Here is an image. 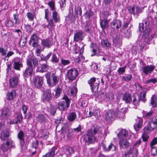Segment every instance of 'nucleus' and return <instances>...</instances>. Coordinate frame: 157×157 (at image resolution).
Listing matches in <instances>:
<instances>
[{
    "label": "nucleus",
    "mask_w": 157,
    "mask_h": 157,
    "mask_svg": "<svg viewBox=\"0 0 157 157\" xmlns=\"http://www.w3.org/2000/svg\"><path fill=\"white\" fill-rule=\"evenodd\" d=\"M26 63L28 67L23 73V76L25 78H28L29 76H32L34 68L33 67L38 65V61L36 58L32 57L27 59Z\"/></svg>",
    "instance_id": "nucleus-1"
},
{
    "label": "nucleus",
    "mask_w": 157,
    "mask_h": 157,
    "mask_svg": "<svg viewBox=\"0 0 157 157\" xmlns=\"http://www.w3.org/2000/svg\"><path fill=\"white\" fill-rule=\"evenodd\" d=\"M97 133L102 134L101 130L98 128L93 126L86 133L84 137L85 140L88 143V144L94 143L96 140L95 135Z\"/></svg>",
    "instance_id": "nucleus-2"
},
{
    "label": "nucleus",
    "mask_w": 157,
    "mask_h": 157,
    "mask_svg": "<svg viewBox=\"0 0 157 157\" xmlns=\"http://www.w3.org/2000/svg\"><path fill=\"white\" fill-rule=\"evenodd\" d=\"M114 97L113 94L111 93H107L100 92L96 98V100L100 103L103 102H107L113 100Z\"/></svg>",
    "instance_id": "nucleus-3"
},
{
    "label": "nucleus",
    "mask_w": 157,
    "mask_h": 157,
    "mask_svg": "<svg viewBox=\"0 0 157 157\" xmlns=\"http://www.w3.org/2000/svg\"><path fill=\"white\" fill-rule=\"evenodd\" d=\"M48 85L51 87L56 86L58 83L59 78L54 73L51 74L49 72H47L45 75Z\"/></svg>",
    "instance_id": "nucleus-4"
},
{
    "label": "nucleus",
    "mask_w": 157,
    "mask_h": 157,
    "mask_svg": "<svg viewBox=\"0 0 157 157\" xmlns=\"http://www.w3.org/2000/svg\"><path fill=\"white\" fill-rule=\"evenodd\" d=\"M144 24L142 23L140 24L139 26V29L140 31H144L143 34L142 35V38L144 39L147 38V40H145L146 42L148 44H149L150 42L153 38L154 35H151L150 36L148 37L149 36V34L151 32V30L149 28H145V30H144Z\"/></svg>",
    "instance_id": "nucleus-5"
},
{
    "label": "nucleus",
    "mask_w": 157,
    "mask_h": 157,
    "mask_svg": "<svg viewBox=\"0 0 157 157\" xmlns=\"http://www.w3.org/2000/svg\"><path fill=\"white\" fill-rule=\"evenodd\" d=\"M121 116V117H123L124 116V114L123 113L119 112L117 114L116 111L113 110H110L107 111L105 115V119L107 122H110L114 121L116 118L117 116Z\"/></svg>",
    "instance_id": "nucleus-6"
},
{
    "label": "nucleus",
    "mask_w": 157,
    "mask_h": 157,
    "mask_svg": "<svg viewBox=\"0 0 157 157\" xmlns=\"http://www.w3.org/2000/svg\"><path fill=\"white\" fill-rule=\"evenodd\" d=\"M151 119L147 126L145 127L143 129L145 132L149 133V132L152 131L157 128V118L154 117Z\"/></svg>",
    "instance_id": "nucleus-7"
},
{
    "label": "nucleus",
    "mask_w": 157,
    "mask_h": 157,
    "mask_svg": "<svg viewBox=\"0 0 157 157\" xmlns=\"http://www.w3.org/2000/svg\"><path fill=\"white\" fill-rule=\"evenodd\" d=\"M62 99L65 101H63L58 103V108L61 111L66 110L69 106L71 101L66 95H64Z\"/></svg>",
    "instance_id": "nucleus-8"
},
{
    "label": "nucleus",
    "mask_w": 157,
    "mask_h": 157,
    "mask_svg": "<svg viewBox=\"0 0 157 157\" xmlns=\"http://www.w3.org/2000/svg\"><path fill=\"white\" fill-rule=\"evenodd\" d=\"M88 82L90 85L92 92H95L97 91L100 84V81L98 78H92L88 81Z\"/></svg>",
    "instance_id": "nucleus-9"
},
{
    "label": "nucleus",
    "mask_w": 157,
    "mask_h": 157,
    "mask_svg": "<svg viewBox=\"0 0 157 157\" xmlns=\"http://www.w3.org/2000/svg\"><path fill=\"white\" fill-rule=\"evenodd\" d=\"M43 78L42 76H36L33 80V82L35 87L40 88L42 86L43 83Z\"/></svg>",
    "instance_id": "nucleus-10"
},
{
    "label": "nucleus",
    "mask_w": 157,
    "mask_h": 157,
    "mask_svg": "<svg viewBox=\"0 0 157 157\" xmlns=\"http://www.w3.org/2000/svg\"><path fill=\"white\" fill-rule=\"evenodd\" d=\"M67 78L70 80L73 81L75 79L78 75V71L76 69H71L67 73Z\"/></svg>",
    "instance_id": "nucleus-11"
},
{
    "label": "nucleus",
    "mask_w": 157,
    "mask_h": 157,
    "mask_svg": "<svg viewBox=\"0 0 157 157\" xmlns=\"http://www.w3.org/2000/svg\"><path fill=\"white\" fill-rule=\"evenodd\" d=\"M86 35L85 33L82 30H80L76 32L74 34V41L78 42L82 41Z\"/></svg>",
    "instance_id": "nucleus-12"
},
{
    "label": "nucleus",
    "mask_w": 157,
    "mask_h": 157,
    "mask_svg": "<svg viewBox=\"0 0 157 157\" xmlns=\"http://www.w3.org/2000/svg\"><path fill=\"white\" fill-rule=\"evenodd\" d=\"M122 24V22L120 20L115 19L111 22L110 28L114 30H116L121 27Z\"/></svg>",
    "instance_id": "nucleus-13"
},
{
    "label": "nucleus",
    "mask_w": 157,
    "mask_h": 157,
    "mask_svg": "<svg viewBox=\"0 0 157 157\" xmlns=\"http://www.w3.org/2000/svg\"><path fill=\"white\" fill-rule=\"evenodd\" d=\"M54 95L53 93L51 94V90L47 89L45 90L42 97L44 101H47L50 100Z\"/></svg>",
    "instance_id": "nucleus-14"
},
{
    "label": "nucleus",
    "mask_w": 157,
    "mask_h": 157,
    "mask_svg": "<svg viewBox=\"0 0 157 157\" xmlns=\"http://www.w3.org/2000/svg\"><path fill=\"white\" fill-rule=\"evenodd\" d=\"M19 75L13 76L10 79L9 81V84L10 86L12 88L16 87L18 85L19 82Z\"/></svg>",
    "instance_id": "nucleus-15"
},
{
    "label": "nucleus",
    "mask_w": 157,
    "mask_h": 157,
    "mask_svg": "<svg viewBox=\"0 0 157 157\" xmlns=\"http://www.w3.org/2000/svg\"><path fill=\"white\" fill-rule=\"evenodd\" d=\"M63 151L64 154L67 156H71L74 153V148L73 147L65 146L63 148Z\"/></svg>",
    "instance_id": "nucleus-16"
},
{
    "label": "nucleus",
    "mask_w": 157,
    "mask_h": 157,
    "mask_svg": "<svg viewBox=\"0 0 157 157\" xmlns=\"http://www.w3.org/2000/svg\"><path fill=\"white\" fill-rule=\"evenodd\" d=\"M10 114V110L7 108H3L2 110V112L0 115V118L2 120L7 119Z\"/></svg>",
    "instance_id": "nucleus-17"
},
{
    "label": "nucleus",
    "mask_w": 157,
    "mask_h": 157,
    "mask_svg": "<svg viewBox=\"0 0 157 157\" xmlns=\"http://www.w3.org/2000/svg\"><path fill=\"white\" fill-rule=\"evenodd\" d=\"M24 133L22 131H20L17 134V137L20 140L21 146L22 148L26 147L24 139Z\"/></svg>",
    "instance_id": "nucleus-18"
},
{
    "label": "nucleus",
    "mask_w": 157,
    "mask_h": 157,
    "mask_svg": "<svg viewBox=\"0 0 157 157\" xmlns=\"http://www.w3.org/2000/svg\"><path fill=\"white\" fill-rule=\"evenodd\" d=\"M155 68V66L153 65H147L142 68L143 72L145 75L151 73Z\"/></svg>",
    "instance_id": "nucleus-19"
},
{
    "label": "nucleus",
    "mask_w": 157,
    "mask_h": 157,
    "mask_svg": "<svg viewBox=\"0 0 157 157\" xmlns=\"http://www.w3.org/2000/svg\"><path fill=\"white\" fill-rule=\"evenodd\" d=\"M22 66V64L21 63L20 58L18 57H16L14 59L13 67L16 70H20V67Z\"/></svg>",
    "instance_id": "nucleus-20"
},
{
    "label": "nucleus",
    "mask_w": 157,
    "mask_h": 157,
    "mask_svg": "<svg viewBox=\"0 0 157 157\" xmlns=\"http://www.w3.org/2000/svg\"><path fill=\"white\" fill-rule=\"evenodd\" d=\"M136 123L134 126V128L136 131H138L142 126L143 122V119L141 117H137L136 119Z\"/></svg>",
    "instance_id": "nucleus-21"
},
{
    "label": "nucleus",
    "mask_w": 157,
    "mask_h": 157,
    "mask_svg": "<svg viewBox=\"0 0 157 157\" xmlns=\"http://www.w3.org/2000/svg\"><path fill=\"white\" fill-rule=\"evenodd\" d=\"M41 44L43 46L49 48L52 45V43L49 38H47L42 39Z\"/></svg>",
    "instance_id": "nucleus-22"
},
{
    "label": "nucleus",
    "mask_w": 157,
    "mask_h": 157,
    "mask_svg": "<svg viewBox=\"0 0 157 157\" xmlns=\"http://www.w3.org/2000/svg\"><path fill=\"white\" fill-rule=\"evenodd\" d=\"M110 20V19H100V25L103 30L108 27L109 22Z\"/></svg>",
    "instance_id": "nucleus-23"
},
{
    "label": "nucleus",
    "mask_w": 157,
    "mask_h": 157,
    "mask_svg": "<svg viewBox=\"0 0 157 157\" xmlns=\"http://www.w3.org/2000/svg\"><path fill=\"white\" fill-rule=\"evenodd\" d=\"M47 62H46V63H44L41 64L40 66H38L36 69V71L43 72L47 71L48 68V66L47 64Z\"/></svg>",
    "instance_id": "nucleus-24"
},
{
    "label": "nucleus",
    "mask_w": 157,
    "mask_h": 157,
    "mask_svg": "<svg viewBox=\"0 0 157 157\" xmlns=\"http://www.w3.org/2000/svg\"><path fill=\"white\" fill-rule=\"evenodd\" d=\"M119 144L120 147L123 148H127L130 145L126 138L120 139Z\"/></svg>",
    "instance_id": "nucleus-25"
},
{
    "label": "nucleus",
    "mask_w": 157,
    "mask_h": 157,
    "mask_svg": "<svg viewBox=\"0 0 157 157\" xmlns=\"http://www.w3.org/2000/svg\"><path fill=\"white\" fill-rule=\"evenodd\" d=\"M9 136V132L7 130H3L1 132L0 139L2 140H7Z\"/></svg>",
    "instance_id": "nucleus-26"
},
{
    "label": "nucleus",
    "mask_w": 157,
    "mask_h": 157,
    "mask_svg": "<svg viewBox=\"0 0 157 157\" xmlns=\"http://www.w3.org/2000/svg\"><path fill=\"white\" fill-rule=\"evenodd\" d=\"M102 47L105 48H111V44L110 42L107 39L102 40L101 43Z\"/></svg>",
    "instance_id": "nucleus-27"
},
{
    "label": "nucleus",
    "mask_w": 157,
    "mask_h": 157,
    "mask_svg": "<svg viewBox=\"0 0 157 157\" xmlns=\"http://www.w3.org/2000/svg\"><path fill=\"white\" fill-rule=\"evenodd\" d=\"M122 99L126 103H130L132 100L131 94L128 93H125L123 95Z\"/></svg>",
    "instance_id": "nucleus-28"
},
{
    "label": "nucleus",
    "mask_w": 157,
    "mask_h": 157,
    "mask_svg": "<svg viewBox=\"0 0 157 157\" xmlns=\"http://www.w3.org/2000/svg\"><path fill=\"white\" fill-rule=\"evenodd\" d=\"M16 94L15 90H12L8 92L6 95V98L8 100H12L15 97Z\"/></svg>",
    "instance_id": "nucleus-29"
},
{
    "label": "nucleus",
    "mask_w": 157,
    "mask_h": 157,
    "mask_svg": "<svg viewBox=\"0 0 157 157\" xmlns=\"http://www.w3.org/2000/svg\"><path fill=\"white\" fill-rule=\"evenodd\" d=\"M128 134V131L124 129L121 130L119 134L117 135L120 139H125Z\"/></svg>",
    "instance_id": "nucleus-30"
},
{
    "label": "nucleus",
    "mask_w": 157,
    "mask_h": 157,
    "mask_svg": "<svg viewBox=\"0 0 157 157\" xmlns=\"http://www.w3.org/2000/svg\"><path fill=\"white\" fill-rule=\"evenodd\" d=\"M23 119V117L21 114L18 115L16 118L13 121H11L10 124H17L21 123L22 122Z\"/></svg>",
    "instance_id": "nucleus-31"
},
{
    "label": "nucleus",
    "mask_w": 157,
    "mask_h": 157,
    "mask_svg": "<svg viewBox=\"0 0 157 157\" xmlns=\"http://www.w3.org/2000/svg\"><path fill=\"white\" fill-rule=\"evenodd\" d=\"M52 17L53 20H54L56 23L60 22V17L56 11H54L52 13Z\"/></svg>",
    "instance_id": "nucleus-32"
},
{
    "label": "nucleus",
    "mask_w": 157,
    "mask_h": 157,
    "mask_svg": "<svg viewBox=\"0 0 157 157\" xmlns=\"http://www.w3.org/2000/svg\"><path fill=\"white\" fill-rule=\"evenodd\" d=\"M131 101H132V104L136 106L139 105L140 101L137 94L133 95L132 100H131Z\"/></svg>",
    "instance_id": "nucleus-33"
},
{
    "label": "nucleus",
    "mask_w": 157,
    "mask_h": 157,
    "mask_svg": "<svg viewBox=\"0 0 157 157\" xmlns=\"http://www.w3.org/2000/svg\"><path fill=\"white\" fill-rule=\"evenodd\" d=\"M48 24L47 25H45L44 27H47L50 30H52L55 26L52 19H51L50 20L48 19Z\"/></svg>",
    "instance_id": "nucleus-34"
},
{
    "label": "nucleus",
    "mask_w": 157,
    "mask_h": 157,
    "mask_svg": "<svg viewBox=\"0 0 157 157\" xmlns=\"http://www.w3.org/2000/svg\"><path fill=\"white\" fill-rule=\"evenodd\" d=\"M146 92L144 90L140 93V94L137 95L140 101H142L144 102H145L146 100Z\"/></svg>",
    "instance_id": "nucleus-35"
},
{
    "label": "nucleus",
    "mask_w": 157,
    "mask_h": 157,
    "mask_svg": "<svg viewBox=\"0 0 157 157\" xmlns=\"http://www.w3.org/2000/svg\"><path fill=\"white\" fill-rule=\"evenodd\" d=\"M92 25L90 22H86L84 28V31L87 33H90L91 31Z\"/></svg>",
    "instance_id": "nucleus-36"
},
{
    "label": "nucleus",
    "mask_w": 157,
    "mask_h": 157,
    "mask_svg": "<svg viewBox=\"0 0 157 157\" xmlns=\"http://www.w3.org/2000/svg\"><path fill=\"white\" fill-rule=\"evenodd\" d=\"M62 91V87L58 85L57 86L56 89L55 90V91L56 92L54 97L56 98H57L59 97Z\"/></svg>",
    "instance_id": "nucleus-37"
},
{
    "label": "nucleus",
    "mask_w": 157,
    "mask_h": 157,
    "mask_svg": "<svg viewBox=\"0 0 157 157\" xmlns=\"http://www.w3.org/2000/svg\"><path fill=\"white\" fill-rule=\"evenodd\" d=\"M130 21L129 19H126L125 18L124 19V24L122 25V28L121 29V31L122 32L124 29H126L128 26Z\"/></svg>",
    "instance_id": "nucleus-38"
},
{
    "label": "nucleus",
    "mask_w": 157,
    "mask_h": 157,
    "mask_svg": "<svg viewBox=\"0 0 157 157\" xmlns=\"http://www.w3.org/2000/svg\"><path fill=\"white\" fill-rule=\"evenodd\" d=\"M154 113V111L152 109H151L149 112L145 113L143 114V117L146 119L150 118L152 117Z\"/></svg>",
    "instance_id": "nucleus-39"
},
{
    "label": "nucleus",
    "mask_w": 157,
    "mask_h": 157,
    "mask_svg": "<svg viewBox=\"0 0 157 157\" xmlns=\"http://www.w3.org/2000/svg\"><path fill=\"white\" fill-rule=\"evenodd\" d=\"M151 104L154 107H157V98L155 95H153L151 98Z\"/></svg>",
    "instance_id": "nucleus-40"
},
{
    "label": "nucleus",
    "mask_w": 157,
    "mask_h": 157,
    "mask_svg": "<svg viewBox=\"0 0 157 157\" xmlns=\"http://www.w3.org/2000/svg\"><path fill=\"white\" fill-rule=\"evenodd\" d=\"M76 117L77 115L76 113L74 112H72L70 113L67 118L69 121L72 122L76 119Z\"/></svg>",
    "instance_id": "nucleus-41"
},
{
    "label": "nucleus",
    "mask_w": 157,
    "mask_h": 157,
    "mask_svg": "<svg viewBox=\"0 0 157 157\" xmlns=\"http://www.w3.org/2000/svg\"><path fill=\"white\" fill-rule=\"evenodd\" d=\"M52 57L51 61L53 63H58L59 61V57L54 53H52Z\"/></svg>",
    "instance_id": "nucleus-42"
},
{
    "label": "nucleus",
    "mask_w": 157,
    "mask_h": 157,
    "mask_svg": "<svg viewBox=\"0 0 157 157\" xmlns=\"http://www.w3.org/2000/svg\"><path fill=\"white\" fill-rule=\"evenodd\" d=\"M55 148L53 147L51 149L50 151L46 154L47 157H53L55 155Z\"/></svg>",
    "instance_id": "nucleus-43"
},
{
    "label": "nucleus",
    "mask_w": 157,
    "mask_h": 157,
    "mask_svg": "<svg viewBox=\"0 0 157 157\" xmlns=\"http://www.w3.org/2000/svg\"><path fill=\"white\" fill-rule=\"evenodd\" d=\"M75 13L77 15L79 14L81 16L82 15V10L80 6H75Z\"/></svg>",
    "instance_id": "nucleus-44"
},
{
    "label": "nucleus",
    "mask_w": 157,
    "mask_h": 157,
    "mask_svg": "<svg viewBox=\"0 0 157 157\" xmlns=\"http://www.w3.org/2000/svg\"><path fill=\"white\" fill-rule=\"evenodd\" d=\"M116 148L115 146L112 143H110L107 147H104L105 150L107 151H109L112 149L113 151H115L116 150Z\"/></svg>",
    "instance_id": "nucleus-45"
},
{
    "label": "nucleus",
    "mask_w": 157,
    "mask_h": 157,
    "mask_svg": "<svg viewBox=\"0 0 157 157\" xmlns=\"http://www.w3.org/2000/svg\"><path fill=\"white\" fill-rule=\"evenodd\" d=\"M71 95L73 96H75L77 93V88L75 86L71 87L70 89Z\"/></svg>",
    "instance_id": "nucleus-46"
},
{
    "label": "nucleus",
    "mask_w": 157,
    "mask_h": 157,
    "mask_svg": "<svg viewBox=\"0 0 157 157\" xmlns=\"http://www.w3.org/2000/svg\"><path fill=\"white\" fill-rule=\"evenodd\" d=\"M132 78V76L131 74L127 75L122 77V80L126 82H128Z\"/></svg>",
    "instance_id": "nucleus-47"
},
{
    "label": "nucleus",
    "mask_w": 157,
    "mask_h": 157,
    "mask_svg": "<svg viewBox=\"0 0 157 157\" xmlns=\"http://www.w3.org/2000/svg\"><path fill=\"white\" fill-rule=\"evenodd\" d=\"M91 47L93 48L92 52L93 54L91 55V56H93L96 54L97 52V50L98 49V48L95 44L91 43Z\"/></svg>",
    "instance_id": "nucleus-48"
},
{
    "label": "nucleus",
    "mask_w": 157,
    "mask_h": 157,
    "mask_svg": "<svg viewBox=\"0 0 157 157\" xmlns=\"http://www.w3.org/2000/svg\"><path fill=\"white\" fill-rule=\"evenodd\" d=\"M38 120L40 122H43L45 121L46 119L44 116L42 114H39L37 117Z\"/></svg>",
    "instance_id": "nucleus-49"
},
{
    "label": "nucleus",
    "mask_w": 157,
    "mask_h": 157,
    "mask_svg": "<svg viewBox=\"0 0 157 157\" xmlns=\"http://www.w3.org/2000/svg\"><path fill=\"white\" fill-rule=\"evenodd\" d=\"M6 25L7 27H12L14 25V22L11 20H7L6 22Z\"/></svg>",
    "instance_id": "nucleus-50"
},
{
    "label": "nucleus",
    "mask_w": 157,
    "mask_h": 157,
    "mask_svg": "<svg viewBox=\"0 0 157 157\" xmlns=\"http://www.w3.org/2000/svg\"><path fill=\"white\" fill-rule=\"evenodd\" d=\"M26 16L28 19L30 21H33L34 17H35V15L34 13L29 12L27 13Z\"/></svg>",
    "instance_id": "nucleus-51"
},
{
    "label": "nucleus",
    "mask_w": 157,
    "mask_h": 157,
    "mask_svg": "<svg viewBox=\"0 0 157 157\" xmlns=\"http://www.w3.org/2000/svg\"><path fill=\"white\" fill-rule=\"evenodd\" d=\"M52 54V52H49L47 56L41 57L40 58V60L41 61H47L48 60L51 56Z\"/></svg>",
    "instance_id": "nucleus-52"
},
{
    "label": "nucleus",
    "mask_w": 157,
    "mask_h": 157,
    "mask_svg": "<svg viewBox=\"0 0 157 157\" xmlns=\"http://www.w3.org/2000/svg\"><path fill=\"white\" fill-rule=\"evenodd\" d=\"M124 36L127 38H129L131 36V31L130 28L128 29L124 32Z\"/></svg>",
    "instance_id": "nucleus-53"
},
{
    "label": "nucleus",
    "mask_w": 157,
    "mask_h": 157,
    "mask_svg": "<svg viewBox=\"0 0 157 157\" xmlns=\"http://www.w3.org/2000/svg\"><path fill=\"white\" fill-rule=\"evenodd\" d=\"M128 10L131 14H132L134 15L136 14V11H135V7L134 6H128Z\"/></svg>",
    "instance_id": "nucleus-54"
},
{
    "label": "nucleus",
    "mask_w": 157,
    "mask_h": 157,
    "mask_svg": "<svg viewBox=\"0 0 157 157\" xmlns=\"http://www.w3.org/2000/svg\"><path fill=\"white\" fill-rule=\"evenodd\" d=\"M93 12L90 10L87 11L84 15L86 19H89L93 14Z\"/></svg>",
    "instance_id": "nucleus-55"
},
{
    "label": "nucleus",
    "mask_w": 157,
    "mask_h": 157,
    "mask_svg": "<svg viewBox=\"0 0 157 157\" xmlns=\"http://www.w3.org/2000/svg\"><path fill=\"white\" fill-rule=\"evenodd\" d=\"M18 14L16 13L13 15V19L15 21V24H19L20 23V20L18 18Z\"/></svg>",
    "instance_id": "nucleus-56"
},
{
    "label": "nucleus",
    "mask_w": 157,
    "mask_h": 157,
    "mask_svg": "<svg viewBox=\"0 0 157 157\" xmlns=\"http://www.w3.org/2000/svg\"><path fill=\"white\" fill-rule=\"evenodd\" d=\"M39 39V37L35 34H33L31 37V39L29 41V44L32 42L33 41L38 40Z\"/></svg>",
    "instance_id": "nucleus-57"
},
{
    "label": "nucleus",
    "mask_w": 157,
    "mask_h": 157,
    "mask_svg": "<svg viewBox=\"0 0 157 157\" xmlns=\"http://www.w3.org/2000/svg\"><path fill=\"white\" fill-rule=\"evenodd\" d=\"M93 116L97 118H98L100 117V112L99 110L98 109L95 110H93Z\"/></svg>",
    "instance_id": "nucleus-58"
},
{
    "label": "nucleus",
    "mask_w": 157,
    "mask_h": 157,
    "mask_svg": "<svg viewBox=\"0 0 157 157\" xmlns=\"http://www.w3.org/2000/svg\"><path fill=\"white\" fill-rule=\"evenodd\" d=\"M48 4L51 10L53 11L55 9V2L53 1H51L49 2Z\"/></svg>",
    "instance_id": "nucleus-59"
},
{
    "label": "nucleus",
    "mask_w": 157,
    "mask_h": 157,
    "mask_svg": "<svg viewBox=\"0 0 157 157\" xmlns=\"http://www.w3.org/2000/svg\"><path fill=\"white\" fill-rule=\"evenodd\" d=\"M38 140L35 139L32 144V147L36 149H37L38 146Z\"/></svg>",
    "instance_id": "nucleus-60"
},
{
    "label": "nucleus",
    "mask_w": 157,
    "mask_h": 157,
    "mask_svg": "<svg viewBox=\"0 0 157 157\" xmlns=\"http://www.w3.org/2000/svg\"><path fill=\"white\" fill-rule=\"evenodd\" d=\"M156 144H157V138L154 137L151 142L150 145L151 147H152Z\"/></svg>",
    "instance_id": "nucleus-61"
},
{
    "label": "nucleus",
    "mask_w": 157,
    "mask_h": 157,
    "mask_svg": "<svg viewBox=\"0 0 157 157\" xmlns=\"http://www.w3.org/2000/svg\"><path fill=\"white\" fill-rule=\"evenodd\" d=\"M42 137L44 139H46L49 135V132L47 130H44L42 132Z\"/></svg>",
    "instance_id": "nucleus-62"
},
{
    "label": "nucleus",
    "mask_w": 157,
    "mask_h": 157,
    "mask_svg": "<svg viewBox=\"0 0 157 157\" xmlns=\"http://www.w3.org/2000/svg\"><path fill=\"white\" fill-rule=\"evenodd\" d=\"M144 133L142 136V138L143 141L144 142H146L147 141L148 139L149 138V136L147 134V133L145 132L144 131Z\"/></svg>",
    "instance_id": "nucleus-63"
},
{
    "label": "nucleus",
    "mask_w": 157,
    "mask_h": 157,
    "mask_svg": "<svg viewBox=\"0 0 157 157\" xmlns=\"http://www.w3.org/2000/svg\"><path fill=\"white\" fill-rule=\"evenodd\" d=\"M157 82V78H151V79L147 80L146 81L145 83L146 84H148L149 83L152 82L153 83H155Z\"/></svg>",
    "instance_id": "nucleus-64"
}]
</instances>
